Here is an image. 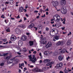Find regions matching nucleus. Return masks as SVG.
Instances as JSON below:
<instances>
[{
	"mask_svg": "<svg viewBox=\"0 0 73 73\" xmlns=\"http://www.w3.org/2000/svg\"><path fill=\"white\" fill-rule=\"evenodd\" d=\"M53 6L54 7H56L58 5V1H55L52 4Z\"/></svg>",
	"mask_w": 73,
	"mask_h": 73,
	"instance_id": "9",
	"label": "nucleus"
},
{
	"mask_svg": "<svg viewBox=\"0 0 73 73\" xmlns=\"http://www.w3.org/2000/svg\"><path fill=\"white\" fill-rule=\"evenodd\" d=\"M54 17H56V19L55 20V21H57V22H60V19H61L60 15L57 14Z\"/></svg>",
	"mask_w": 73,
	"mask_h": 73,
	"instance_id": "1",
	"label": "nucleus"
},
{
	"mask_svg": "<svg viewBox=\"0 0 73 73\" xmlns=\"http://www.w3.org/2000/svg\"><path fill=\"white\" fill-rule=\"evenodd\" d=\"M23 44V42L21 40H19L18 41V45L19 46H21Z\"/></svg>",
	"mask_w": 73,
	"mask_h": 73,
	"instance_id": "11",
	"label": "nucleus"
},
{
	"mask_svg": "<svg viewBox=\"0 0 73 73\" xmlns=\"http://www.w3.org/2000/svg\"><path fill=\"white\" fill-rule=\"evenodd\" d=\"M31 52H33L34 51V50H33V49H32L31 50Z\"/></svg>",
	"mask_w": 73,
	"mask_h": 73,
	"instance_id": "60",
	"label": "nucleus"
},
{
	"mask_svg": "<svg viewBox=\"0 0 73 73\" xmlns=\"http://www.w3.org/2000/svg\"><path fill=\"white\" fill-rule=\"evenodd\" d=\"M4 65V63H2L0 64L1 66H3Z\"/></svg>",
	"mask_w": 73,
	"mask_h": 73,
	"instance_id": "33",
	"label": "nucleus"
},
{
	"mask_svg": "<svg viewBox=\"0 0 73 73\" xmlns=\"http://www.w3.org/2000/svg\"><path fill=\"white\" fill-rule=\"evenodd\" d=\"M50 61V60L49 59H46L44 60V63H48V62H49Z\"/></svg>",
	"mask_w": 73,
	"mask_h": 73,
	"instance_id": "21",
	"label": "nucleus"
},
{
	"mask_svg": "<svg viewBox=\"0 0 73 73\" xmlns=\"http://www.w3.org/2000/svg\"><path fill=\"white\" fill-rule=\"evenodd\" d=\"M61 13L63 14H66V10L65 9H64V8L63 7L61 8Z\"/></svg>",
	"mask_w": 73,
	"mask_h": 73,
	"instance_id": "4",
	"label": "nucleus"
},
{
	"mask_svg": "<svg viewBox=\"0 0 73 73\" xmlns=\"http://www.w3.org/2000/svg\"><path fill=\"white\" fill-rule=\"evenodd\" d=\"M11 71H8L7 72L8 73H11Z\"/></svg>",
	"mask_w": 73,
	"mask_h": 73,
	"instance_id": "64",
	"label": "nucleus"
},
{
	"mask_svg": "<svg viewBox=\"0 0 73 73\" xmlns=\"http://www.w3.org/2000/svg\"><path fill=\"white\" fill-rule=\"evenodd\" d=\"M40 43L41 44H45V45H46V42H47V41H45V42H44V41L42 40L41 41H40Z\"/></svg>",
	"mask_w": 73,
	"mask_h": 73,
	"instance_id": "18",
	"label": "nucleus"
},
{
	"mask_svg": "<svg viewBox=\"0 0 73 73\" xmlns=\"http://www.w3.org/2000/svg\"><path fill=\"white\" fill-rule=\"evenodd\" d=\"M62 23L64 24H65V21H64L62 22Z\"/></svg>",
	"mask_w": 73,
	"mask_h": 73,
	"instance_id": "62",
	"label": "nucleus"
},
{
	"mask_svg": "<svg viewBox=\"0 0 73 73\" xmlns=\"http://www.w3.org/2000/svg\"><path fill=\"white\" fill-rule=\"evenodd\" d=\"M49 11V9H48L47 8L46 9H45V11Z\"/></svg>",
	"mask_w": 73,
	"mask_h": 73,
	"instance_id": "49",
	"label": "nucleus"
},
{
	"mask_svg": "<svg viewBox=\"0 0 73 73\" xmlns=\"http://www.w3.org/2000/svg\"><path fill=\"white\" fill-rule=\"evenodd\" d=\"M16 57H15L13 58H12L11 59H10L11 61H12L11 62H13V61L15 60V58H16Z\"/></svg>",
	"mask_w": 73,
	"mask_h": 73,
	"instance_id": "27",
	"label": "nucleus"
},
{
	"mask_svg": "<svg viewBox=\"0 0 73 73\" xmlns=\"http://www.w3.org/2000/svg\"><path fill=\"white\" fill-rule=\"evenodd\" d=\"M71 33H71V32H70V33L68 34V35L69 36V35H71Z\"/></svg>",
	"mask_w": 73,
	"mask_h": 73,
	"instance_id": "42",
	"label": "nucleus"
},
{
	"mask_svg": "<svg viewBox=\"0 0 73 73\" xmlns=\"http://www.w3.org/2000/svg\"><path fill=\"white\" fill-rule=\"evenodd\" d=\"M61 42L59 41L58 42V43L56 44V45L57 46H59V45H61Z\"/></svg>",
	"mask_w": 73,
	"mask_h": 73,
	"instance_id": "25",
	"label": "nucleus"
},
{
	"mask_svg": "<svg viewBox=\"0 0 73 73\" xmlns=\"http://www.w3.org/2000/svg\"><path fill=\"white\" fill-rule=\"evenodd\" d=\"M55 16H54V17H53V18L54 19H52L51 20V21H53V20H55V18H54V17Z\"/></svg>",
	"mask_w": 73,
	"mask_h": 73,
	"instance_id": "31",
	"label": "nucleus"
},
{
	"mask_svg": "<svg viewBox=\"0 0 73 73\" xmlns=\"http://www.w3.org/2000/svg\"><path fill=\"white\" fill-rule=\"evenodd\" d=\"M3 40L4 41V42H6V41H7V39H3Z\"/></svg>",
	"mask_w": 73,
	"mask_h": 73,
	"instance_id": "34",
	"label": "nucleus"
},
{
	"mask_svg": "<svg viewBox=\"0 0 73 73\" xmlns=\"http://www.w3.org/2000/svg\"><path fill=\"white\" fill-rule=\"evenodd\" d=\"M54 62H49L48 63L46 64L47 66H49L50 65H52V64H53Z\"/></svg>",
	"mask_w": 73,
	"mask_h": 73,
	"instance_id": "17",
	"label": "nucleus"
},
{
	"mask_svg": "<svg viewBox=\"0 0 73 73\" xmlns=\"http://www.w3.org/2000/svg\"><path fill=\"white\" fill-rule=\"evenodd\" d=\"M46 15H48V12H46Z\"/></svg>",
	"mask_w": 73,
	"mask_h": 73,
	"instance_id": "63",
	"label": "nucleus"
},
{
	"mask_svg": "<svg viewBox=\"0 0 73 73\" xmlns=\"http://www.w3.org/2000/svg\"><path fill=\"white\" fill-rule=\"evenodd\" d=\"M11 40L13 41H15L16 40V37L15 36H14L11 38Z\"/></svg>",
	"mask_w": 73,
	"mask_h": 73,
	"instance_id": "10",
	"label": "nucleus"
},
{
	"mask_svg": "<svg viewBox=\"0 0 73 73\" xmlns=\"http://www.w3.org/2000/svg\"><path fill=\"white\" fill-rule=\"evenodd\" d=\"M34 13H38V11H34Z\"/></svg>",
	"mask_w": 73,
	"mask_h": 73,
	"instance_id": "48",
	"label": "nucleus"
},
{
	"mask_svg": "<svg viewBox=\"0 0 73 73\" xmlns=\"http://www.w3.org/2000/svg\"><path fill=\"white\" fill-rule=\"evenodd\" d=\"M64 71L65 73H68V70H66V68H65V70H64Z\"/></svg>",
	"mask_w": 73,
	"mask_h": 73,
	"instance_id": "29",
	"label": "nucleus"
},
{
	"mask_svg": "<svg viewBox=\"0 0 73 73\" xmlns=\"http://www.w3.org/2000/svg\"><path fill=\"white\" fill-rule=\"evenodd\" d=\"M33 27H34V24L33 23H31L29 26L28 28H29V29H31V28H32Z\"/></svg>",
	"mask_w": 73,
	"mask_h": 73,
	"instance_id": "16",
	"label": "nucleus"
},
{
	"mask_svg": "<svg viewBox=\"0 0 73 73\" xmlns=\"http://www.w3.org/2000/svg\"><path fill=\"white\" fill-rule=\"evenodd\" d=\"M7 32H10V30H9V29H7L6 30Z\"/></svg>",
	"mask_w": 73,
	"mask_h": 73,
	"instance_id": "36",
	"label": "nucleus"
},
{
	"mask_svg": "<svg viewBox=\"0 0 73 73\" xmlns=\"http://www.w3.org/2000/svg\"><path fill=\"white\" fill-rule=\"evenodd\" d=\"M52 44L51 42H49L46 45L45 47L46 48H48L52 46Z\"/></svg>",
	"mask_w": 73,
	"mask_h": 73,
	"instance_id": "6",
	"label": "nucleus"
},
{
	"mask_svg": "<svg viewBox=\"0 0 73 73\" xmlns=\"http://www.w3.org/2000/svg\"><path fill=\"white\" fill-rule=\"evenodd\" d=\"M26 34H27V35H30V34L29 33H27Z\"/></svg>",
	"mask_w": 73,
	"mask_h": 73,
	"instance_id": "57",
	"label": "nucleus"
},
{
	"mask_svg": "<svg viewBox=\"0 0 73 73\" xmlns=\"http://www.w3.org/2000/svg\"><path fill=\"white\" fill-rule=\"evenodd\" d=\"M57 67L58 69H60L61 68H62L63 66V64L62 62H61L60 63H58L57 64Z\"/></svg>",
	"mask_w": 73,
	"mask_h": 73,
	"instance_id": "2",
	"label": "nucleus"
},
{
	"mask_svg": "<svg viewBox=\"0 0 73 73\" xmlns=\"http://www.w3.org/2000/svg\"><path fill=\"white\" fill-rule=\"evenodd\" d=\"M7 63L8 64H11V63H12V62H9L8 61H7Z\"/></svg>",
	"mask_w": 73,
	"mask_h": 73,
	"instance_id": "37",
	"label": "nucleus"
},
{
	"mask_svg": "<svg viewBox=\"0 0 73 73\" xmlns=\"http://www.w3.org/2000/svg\"><path fill=\"white\" fill-rule=\"evenodd\" d=\"M47 53H49V51H45L44 52V54H45V55H48Z\"/></svg>",
	"mask_w": 73,
	"mask_h": 73,
	"instance_id": "28",
	"label": "nucleus"
},
{
	"mask_svg": "<svg viewBox=\"0 0 73 73\" xmlns=\"http://www.w3.org/2000/svg\"><path fill=\"white\" fill-rule=\"evenodd\" d=\"M21 57V55H18V56H15V57Z\"/></svg>",
	"mask_w": 73,
	"mask_h": 73,
	"instance_id": "46",
	"label": "nucleus"
},
{
	"mask_svg": "<svg viewBox=\"0 0 73 73\" xmlns=\"http://www.w3.org/2000/svg\"><path fill=\"white\" fill-rule=\"evenodd\" d=\"M72 43V41L70 40H69L67 41V45L68 46V45H70V44H71Z\"/></svg>",
	"mask_w": 73,
	"mask_h": 73,
	"instance_id": "15",
	"label": "nucleus"
},
{
	"mask_svg": "<svg viewBox=\"0 0 73 73\" xmlns=\"http://www.w3.org/2000/svg\"><path fill=\"white\" fill-rule=\"evenodd\" d=\"M27 38V37L26 36L24 35L22 36V37L21 38V40L22 41H25Z\"/></svg>",
	"mask_w": 73,
	"mask_h": 73,
	"instance_id": "8",
	"label": "nucleus"
},
{
	"mask_svg": "<svg viewBox=\"0 0 73 73\" xmlns=\"http://www.w3.org/2000/svg\"><path fill=\"white\" fill-rule=\"evenodd\" d=\"M4 15H2L1 16V18H3V19H4L5 18V17H4Z\"/></svg>",
	"mask_w": 73,
	"mask_h": 73,
	"instance_id": "35",
	"label": "nucleus"
},
{
	"mask_svg": "<svg viewBox=\"0 0 73 73\" xmlns=\"http://www.w3.org/2000/svg\"><path fill=\"white\" fill-rule=\"evenodd\" d=\"M9 3H13V0H9Z\"/></svg>",
	"mask_w": 73,
	"mask_h": 73,
	"instance_id": "39",
	"label": "nucleus"
},
{
	"mask_svg": "<svg viewBox=\"0 0 73 73\" xmlns=\"http://www.w3.org/2000/svg\"><path fill=\"white\" fill-rule=\"evenodd\" d=\"M9 53H3V54L2 55V56H6L8 55Z\"/></svg>",
	"mask_w": 73,
	"mask_h": 73,
	"instance_id": "26",
	"label": "nucleus"
},
{
	"mask_svg": "<svg viewBox=\"0 0 73 73\" xmlns=\"http://www.w3.org/2000/svg\"><path fill=\"white\" fill-rule=\"evenodd\" d=\"M24 11V8L23 7H20L19 9V12H21Z\"/></svg>",
	"mask_w": 73,
	"mask_h": 73,
	"instance_id": "13",
	"label": "nucleus"
},
{
	"mask_svg": "<svg viewBox=\"0 0 73 73\" xmlns=\"http://www.w3.org/2000/svg\"><path fill=\"white\" fill-rule=\"evenodd\" d=\"M65 52V49H63L60 52V53L61 54H62L63 53H64Z\"/></svg>",
	"mask_w": 73,
	"mask_h": 73,
	"instance_id": "14",
	"label": "nucleus"
},
{
	"mask_svg": "<svg viewBox=\"0 0 73 73\" xmlns=\"http://www.w3.org/2000/svg\"><path fill=\"white\" fill-rule=\"evenodd\" d=\"M59 37L60 36L59 35H56L55 36L53 37V41H56V40H58ZM55 39L56 40H55Z\"/></svg>",
	"mask_w": 73,
	"mask_h": 73,
	"instance_id": "7",
	"label": "nucleus"
},
{
	"mask_svg": "<svg viewBox=\"0 0 73 73\" xmlns=\"http://www.w3.org/2000/svg\"><path fill=\"white\" fill-rule=\"evenodd\" d=\"M30 46H33V41H30L29 42Z\"/></svg>",
	"mask_w": 73,
	"mask_h": 73,
	"instance_id": "20",
	"label": "nucleus"
},
{
	"mask_svg": "<svg viewBox=\"0 0 73 73\" xmlns=\"http://www.w3.org/2000/svg\"><path fill=\"white\" fill-rule=\"evenodd\" d=\"M20 32V30L19 29H17L15 30V32L16 33L18 34L19 32Z\"/></svg>",
	"mask_w": 73,
	"mask_h": 73,
	"instance_id": "22",
	"label": "nucleus"
},
{
	"mask_svg": "<svg viewBox=\"0 0 73 73\" xmlns=\"http://www.w3.org/2000/svg\"><path fill=\"white\" fill-rule=\"evenodd\" d=\"M63 58H64V57H63V56H62L61 55L59 56L58 57V58L59 61H62V59H63Z\"/></svg>",
	"mask_w": 73,
	"mask_h": 73,
	"instance_id": "12",
	"label": "nucleus"
},
{
	"mask_svg": "<svg viewBox=\"0 0 73 73\" xmlns=\"http://www.w3.org/2000/svg\"><path fill=\"white\" fill-rule=\"evenodd\" d=\"M33 53H34V54H36V53H37V52L36 51H34V52H33Z\"/></svg>",
	"mask_w": 73,
	"mask_h": 73,
	"instance_id": "52",
	"label": "nucleus"
},
{
	"mask_svg": "<svg viewBox=\"0 0 73 73\" xmlns=\"http://www.w3.org/2000/svg\"><path fill=\"white\" fill-rule=\"evenodd\" d=\"M39 18L40 17L39 16H37L36 17V18L38 19H39Z\"/></svg>",
	"mask_w": 73,
	"mask_h": 73,
	"instance_id": "61",
	"label": "nucleus"
},
{
	"mask_svg": "<svg viewBox=\"0 0 73 73\" xmlns=\"http://www.w3.org/2000/svg\"><path fill=\"white\" fill-rule=\"evenodd\" d=\"M19 73H21V70L20 69L19 70Z\"/></svg>",
	"mask_w": 73,
	"mask_h": 73,
	"instance_id": "50",
	"label": "nucleus"
},
{
	"mask_svg": "<svg viewBox=\"0 0 73 73\" xmlns=\"http://www.w3.org/2000/svg\"><path fill=\"white\" fill-rule=\"evenodd\" d=\"M42 70H39H39L38 71V72H42Z\"/></svg>",
	"mask_w": 73,
	"mask_h": 73,
	"instance_id": "56",
	"label": "nucleus"
},
{
	"mask_svg": "<svg viewBox=\"0 0 73 73\" xmlns=\"http://www.w3.org/2000/svg\"><path fill=\"white\" fill-rule=\"evenodd\" d=\"M39 69L38 68H36L34 70H33L34 72H38Z\"/></svg>",
	"mask_w": 73,
	"mask_h": 73,
	"instance_id": "19",
	"label": "nucleus"
},
{
	"mask_svg": "<svg viewBox=\"0 0 73 73\" xmlns=\"http://www.w3.org/2000/svg\"><path fill=\"white\" fill-rule=\"evenodd\" d=\"M9 3V2H6L5 4H8Z\"/></svg>",
	"mask_w": 73,
	"mask_h": 73,
	"instance_id": "58",
	"label": "nucleus"
},
{
	"mask_svg": "<svg viewBox=\"0 0 73 73\" xmlns=\"http://www.w3.org/2000/svg\"><path fill=\"white\" fill-rule=\"evenodd\" d=\"M65 27H62L61 28L62 30H64V29H65Z\"/></svg>",
	"mask_w": 73,
	"mask_h": 73,
	"instance_id": "47",
	"label": "nucleus"
},
{
	"mask_svg": "<svg viewBox=\"0 0 73 73\" xmlns=\"http://www.w3.org/2000/svg\"><path fill=\"white\" fill-rule=\"evenodd\" d=\"M24 63H23L22 64V63L21 64V66H24Z\"/></svg>",
	"mask_w": 73,
	"mask_h": 73,
	"instance_id": "45",
	"label": "nucleus"
},
{
	"mask_svg": "<svg viewBox=\"0 0 73 73\" xmlns=\"http://www.w3.org/2000/svg\"><path fill=\"white\" fill-rule=\"evenodd\" d=\"M33 56V58H35V55H34Z\"/></svg>",
	"mask_w": 73,
	"mask_h": 73,
	"instance_id": "51",
	"label": "nucleus"
},
{
	"mask_svg": "<svg viewBox=\"0 0 73 73\" xmlns=\"http://www.w3.org/2000/svg\"><path fill=\"white\" fill-rule=\"evenodd\" d=\"M30 66L31 68H33L34 66L33 65H31V66Z\"/></svg>",
	"mask_w": 73,
	"mask_h": 73,
	"instance_id": "54",
	"label": "nucleus"
},
{
	"mask_svg": "<svg viewBox=\"0 0 73 73\" xmlns=\"http://www.w3.org/2000/svg\"><path fill=\"white\" fill-rule=\"evenodd\" d=\"M55 32V30L54 29H53L52 32L53 33V32Z\"/></svg>",
	"mask_w": 73,
	"mask_h": 73,
	"instance_id": "55",
	"label": "nucleus"
},
{
	"mask_svg": "<svg viewBox=\"0 0 73 73\" xmlns=\"http://www.w3.org/2000/svg\"><path fill=\"white\" fill-rule=\"evenodd\" d=\"M39 29H42V26L41 25H39Z\"/></svg>",
	"mask_w": 73,
	"mask_h": 73,
	"instance_id": "32",
	"label": "nucleus"
},
{
	"mask_svg": "<svg viewBox=\"0 0 73 73\" xmlns=\"http://www.w3.org/2000/svg\"><path fill=\"white\" fill-rule=\"evenodd\" d=\"M50 23H51V24H54V21H51L50 22Z\"/></svg>",
	"mask_w": 73,
	"mask_h": 73,
	"instance_id": "43",
	"label": "nucleus"
},
{
	"mask_svg": "<svg viewBox=\"0 0 73 73\" xmlns=\"http://www.w3.org/2000/svg\"><path fill=\"white\" fill-rule=\"evenodd\" d=\"M19 27L22 28H25L26 27L25 26V25H19Z\"/></svg>",
	"mask_w": 73,
	"mask_h": 73,
	"instance_id": "24",
	"label": "nucleus"
},
{
	"mask_svg": "<svg viewBox=\"0 0 73 73\" xmlns=\"http://www.w3.org/2000/svg\"><path fill=\"white\" fill-rule=\"evenodd\" d=\"M42 11L43 12H44L45 11L42 10V9H40V12H41V13H42Z\"/></svg>",
	"mask_w": 73,
	"mask_h": 73,
	"instance_id": "38",
	"label": "nucleus"
},
{
	"mask_svg": "<svg viewBox=\"0 0 73 73\" xmlns=\"http://www.w3.org/2000/svg\"><path fill=\"white\" fill-rule=\"evenodd\" d=\"M20 18V17L19 16V15H18L17 17V19H19Z\"/></svg>",
	"mask_w": 73,
	"mask_h": 73,
	"instance_id": "53",
	"label": "nucleus"
},
{
	"mask_svg": "<svg viewBox=\"0 0 73 73\" xmlns=\"http://www.w3.org/2000/svg\"><path fill=\"white\" fill-rule=\"evenodd\" d=\"M11 58V56H8L5 59H7V60H9V58Z\"/></svg>",
	"mask_w": 73,
	"mask_h": 73,
	"instance_id": "30",
	"label": "nucleus"
},
{
	"mask_svg": "<svg viewBox=\"0 0 73 73\" xmlns=\"http://www.w3.org/2000/svg\"><path fill=\"white\" fill-rule=\"evenodd\" d=\"M42 60H40V64H41V63H42Z\"/></svg>",
	"mask_w": 73,
	"mask_h": 73,
	"instance_id": "59",
	"label": "nucleus"
},
{
	"mask_svg": "<svg viewBox=\"0 0 73 73\" xmlns=\"http://www.w3.org/2000/svg\"><path fill=\"white\" fill-rule=\"evenodd\" d=\"M46 31H49V28L46 27Z\"/></svg>",
	"mask_w": 73,
	"mask_h": 73,
	"instance_id": "40",
	"label": "nucleus"
},
{
	"mask_svg": "<svg viewBox=\"0 0 73 73\" xmlns=\"http://www.w3.org/2000/svg\"><path fill=\"white\" fill-rule=\"evenodd\" d=\"M70 58V57L69 56H68V57L66 58L67 60H68V59H69Z\"/></svg>",
	"mask_w": 73,
	"mask_h": 73,
	"instance_id": "44",
	"label": "nucleus"
},
{
	"mask_svg": "<svg viewBox=\"0 0 73 73\" xmlns=\"http://www.w3.org/2000/svg\"><path fill=\"white\" fill-rule=\"evenodd\" d=\"M57 54H58L57 52H54L53 53L52 56H56Z\"/></svg>",
	"mask_w": 73,
	"mask_h": 73,
	"instance_id": "23",
	"label": "nucleus"
},
{
	"mask_svg": "<svg viewBox=\"0 0 73 73\" xmlns=\"http://www.w3.org/2000/svg\"><path fill=\"white\" fill-rule=\"evenodd\" d=\"M66 4V1L65 0H60V4L62 6H64Z\"/></svg>",
	"mask_w": 73,
	"mask_h": 73,
	"instance_id": "5",
	"label": "nucleus"
},
{
	"mask_svg": "<svg viewBox=\"0 0 73 73\" xmlns=\"http://www.w3.org/2000/svg\"><path fill=\"white\" fill-rule=\"evenodd\" d=\"M29 57L30 58V59H32V62L33 63H35V62H36V60H36V58H32L31 55H30V56H29Z\"/></svg>",
	"mask_w": 73,
	"mask_h": 73,
	"instance_id": "3",
	"label": "nucleus"
},
{
	"mask_svg": "<svg viewBox=\"0 0 73 73\" xmlns=\"http://www.w3.org/2000/svg\"><path fill=\"white\" fill-rule=\"evenodd\" d=\"M17 54L18 55H21V54L19 52H17Z\"/></svg>",
	"mask_w": 73,
	"mask_h": 73,
	"instance_id": "41",
	"label": "nucleus"
}]
</instances>
